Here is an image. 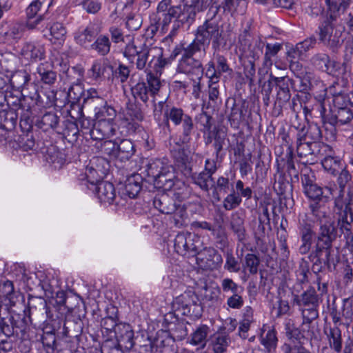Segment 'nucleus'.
I'll return each mask as SVG.
<instances>
[{"label": "nucleus", "mask_w": 353, "mask_h": 353, "mask_svg": "<svg viewBox=\"0 0 353 353\" xmlns=\"http://www.w3.org/2000/svg\"><path fill=\"white\" fill-rule=\"evenodd\" d=\"M314 214L320 221V228L315 238L314 249L311 251L308 259L312 263V271L316 275L318 290L323 295L327 291V284L322 283L319 274L334 271L340 261V256L339 250L334 245L337 232L333 221L321 211L314 210Z\"/></svg>", "instance_id": "f257e3e1"}, {"label": "nucleus", "mask_w": 353, "mask_h": 353, "mask_svg": "<svg viewBox=\"0 0 353 353\" xmlns=\"http://www.w3.org/2000/svg\"><path fill=\"white\" fill-rule=\"evenodd\" d=\"M217 3L218 0H192L190 5L172 6V0H161L156 11L150 14V30L152 34L158 32L165 34L172 22L169 36L174 37L185 23H193L196 11H203Z\"/></svg>", "instance_id": "f03ea898"}, {"label": "nucleus", "mask_w": 353, "mask_h": 353, "mask_svg": "<svg viewBox=\"0 0 353 353\" xmlns=\"http://www.w3.org/2000/svg\"><path fill=\"white\" fill-rule=\"evenodd\" d=\"M170 63L169 59L163 57L161 48H149L144 46L139 51L135 62L138 70H145L147 72L146 82L140 81L131 88L132 96L146 103L150 97L154 98L161 87L158 77L162 70Z\"/></svg>", "instance_id": "7ed1b4c3"}, {"label": "nucleus", "mask_w": 353, "mask_h": 353, "mask_svg": "<svg viewBox=\"0 0 353 353\" xmlns=\"http://www.w3.org/2000/svg\"><path fill=\"white\" fill-rule=\"evenodd\" d=\"M194 36L190 44L202 51L203 54L201 56H206V50L210 43L212 50L215 52H219L227 45V39L221 26L213 21H205L202 25L198 26Z\"/></svg>", "instance_id": "20e7f679"}, {"label": "nucleus", "mask_w": 353, "mask_h": 353, "mask_svg": "<svg viewBox=\"0 0 353 353\" xmlns=\"http://www.w3.org/2000/svg\"><path fill=\"white\" fill-rule=\"evenodd\" d=\"M32 98L23 97L18 99L15 105L17 108H12L8 110L0 112V122L6 128L12 129L17 123L18 117H20V126L24 131H29L32 128L33 119L32 117Z\"/></svg>", "instance_id": "39448f33"}, {"label": "nucleus", "mask_w": 353, "mask_h": 353, "mask_svg": "<svg viewBox=\"0 0 353 353\" xmlns=\"http://www.w3.org/2000/svg\"><path fill=\"white\" fill-rule=\"evenodd\" d=\"M310 209L312 214L315 217L316 222L318 223L319 228L317 232L315 233L313 229V225L312 222L307 219L306 215L299 218L297 228L301 241V244L299 248V252L301 255L310 254L313 236L316 238L320 228V221L319 218L314 214V210L323 212L326 217L330 218L333 221L336 228L337 236H339L338 225L334 221V220L325 211V208L323 206H321L317 202H314L310 204ZM314 243H315V239H314ZM314 246H315V244ZM314 249V247H313V250Z\"/></svg>", "instance_id": "423d86ee"}, {"label": "nucleus", "mask_w": 353, "mask_h": 353, "mask_svg": "<svg viewBox=\"0 0 353 353\" xmlns=\"http://www.w3.org/2000/svg\"><path fill=\"white\" fill-rule=\"evenodd\" d=\"M202 51L190 43L183 48L176 71L192 78L202 79L204 68L202 61L206 56H201Z\"/></svg>", "instance_id": "0eeeda50"}, {"label": "nucleus", "mask_w": 353, "mask_h": 353, "mask_svg": "<svg viewBox=\"0 0 353 353\" xmlns=\"http://www.w3.org/2000/svg\"><path fill=\"white\" fill-rule=\"evenodd\" d=\"M172 307L175 312L192 320L199 319L203 314L199 298L192 290L185 291L176 296L173 301Z\"/></svg>", "instance_id": "6e6552de"}, {"label": "nucleus", "mask_w": 353, "mask_h": 353, "mask_svg": "<svg viewBox=\"0 0 353 353\" xmlns=\"http://www.w3.org/2000/svg\"><path fill=\"white\" fill-rule=\"evenodd\" d=\"M353 194L348 190L347 194L341 195V198L336 201V205L341 208L338 225L346 239L347 245L353 246V234L352 223H353V212L352 210Z\"/></svg>", "instance_id": "1a4fd4ad"}, {"label": "nucleus", "mask_w": 353, "mask_h": 353, "mask_svg": "<svg viewBox=\"0 0 353 353\" xmlns=\"http://www.w3.org/2000/svg\"><path fill=\"white\" fill-rule=\"evenodd\" d=\"M329 17L319 26V40L325 46L335 51L339 48L342 43V34L344 28H334L332 21Z\"/></svg>", "instance_id": "9d476101"}, {"label": "nucleus", "mask_w": 353, "mask_h": 353, "mask_svg": "<svg viewBox=\"0 0 353 353\" xmlns=\"http://www.w3.org/2000/svg\"><path fill=\"white\" fill-rule=\"evenodd\" d=\"M202 247L201 238L190 232H179L174 239V248L179 254L194 256Z\"/></svg>", "instance_id": "9b49d317"}, {"label": "nucleus", "mask_w": 353, "mask_h": 353, "mask_svg": "<svg viewBox=\"0 0 353 353\" xmlns=\"http://www.w3.org/2000/svg\"><path fill=\"white\" fill-rule=\"evenodd\" d=\"M197 265L203 270H217L223 263V258L212 247H201L194 255Z\"/></svg>", "instance_id": "f8f14e48"}, {"label": "nucleus", "mask_w": 353, "mask_h": 353, "mask_svg": "<svg viewBox=\"0 0 353 353\" xmlns=\"http://www.w3.org/2000/svg\"><path fill=\"white\" fill-rule=\"evenodd\" d=\"M86 173L88 181L92 185H96V194L101 203L111 204L116 198L115 188L112 183L108 181H99V179H91L96 171L89 169Z\"/></svg>", "instance_id": "ddd939ff"}, {"label": "nucleus", "mask_w": 353, "mask_h": 353, "mask_svg": "<svg viewBox=\"0 0 353 353\" xmlns=\"http://www.w3.org/2000/svg\"><path fill=\"white\" fill-rule=\"evenodd\" d=\"M334 103L337 110H334V114L330 119V123L336 126L350 124L353 119V112L347 106V102L345 101L343 95L334 96Z\"/></svg>", "instance_id": "4468645a"}, {"label": "nucleus", "mask_w": 353, "mask_h": 353, "mask_svg": "<svg viewBox=\"0 0 353 353\" xmlns=\"http://www.w3.org/2000/svg\"><path fill=\"white\" fill-rule=\"evenodd\" d=\"M327 148V145L321 142L304 141V138L301 137V133H299L297 135L296 152L299 157H306L312 155L321 157L323 156L321 150L325 151Z\"/></svg>", "instance_id": "2eb2a0df"}, {"label": "nucleus", "mask_w": 353, "mask_h": 353, "mask_svg": "<svg viewBox=\"0 0 353 353\" xmlns=\"http://www.w3.org/2000/svg\"><path fill=\"white\" fill-rule=\"evenodd\" d=\"M117 125L114 121L97 120L90 131L94 140L102 141L116 134Z\"/></svg>", "instance_id": "dca6fc26"}, {"label": "nucleus", "mask_w": 353, "mask_h": 353, "mask_svg": "<svg viewBox=\"0 0 353 353\" xmlns=\"http://www.w3.org/2000/svg\"><path fill=\"white\" fill-rule=\"evenodd\" d=\"M68 81L71 85L68 90V95L74 100H78L83 92L81 79L83 77V72L81 69L75 67L68 68L66 71Z\"/></svg>", "instance_id": "f3484780"}, {"label": "nucleus", "mask_w": 353, "mask_h": 353, "mask_svg": "<svg viewBox=\"0 0 353 353\" xmlns=\"http://www.w3.org/2000/svg\"><path fill=\"white\" fill-rule=\"evenodd\" d=\"M302 183L305 194L308 198L314 201L321 200L323 197L328 198L332 194L331 188L325 187L323 189L321 188L316 184L313 183L307 175H303Z\"/></svg>", "instance_id": "a211bd4d"}, {"label": "nucleus", "mask_w": 353, "mask_h": 353, "mask_svg": "<svg viewBox=\"0 0 353 353\" xmlns=\"http://www.w3.org/2000/svg\"><path fill=\"white\" fill-rule=\"evenodd\" d=\"M248 106L245 102L236 103L234 101L231 111L228 114V121L232 128L238 129L241 124H247L246 114Z\"/></svg>", "instance_id": "6ab92c4d"}, {"label": "nucleus", "mask_w": 353, "mask_h": 353, "mask_svg": "<svg viewBox=\"0 0 353 353\" xmlns=\"http://www.w3.org/2000/svg\"><path fill=\"white\" fill-rule=\"evenodd\" d=\"M117 341L125 348L130 349L134 345V332L128 323H119L114 332Z\"/></svg>", "instance_id": "aec40b11"}, {"label": "nucleus", "mask_w": 353, "mask_h": 353, "mask_svg": "<svg viewBox=\"0 0 353 353\" xmlns=\"http://www.w3.org/2000/svg\"><path fill=\"white\" fill-rule=\"evenodd\" d=\"M270 79L279 88L277 91L278 101L282 103L289 101L291 97L289 87L292 83V80L288 77H276L272 75L270 76Z\"/></svg>", "instance_id": "412c9836"}, {"label": "nucleus", "mask_w": 353, "mask_h": 353, "mask_svg": "<svg viewBox=\"0 0 353 353\" xmlns=\"http://www.w3.org/2000/svg\"><path fill=\"white\" fill-rule=\"evenodd\" d=\"M21 55L32 62H37L45 58V48L42 45L27 42L21 48Z\"/></svg>", "instance_id": "4be33fe9"}, {"label": "nucleus", "mask_w": 353, "mask_h": 353, "mask_svg": "<svg viewBox=\"0 0 353 353\" xmlns=\"http://www.w3.org/2000/svg\"><path fill=\"white\" fill-rule=\"evenodd\" d=\"M293 301L300 307H314L315 305H319L320 297L316 294L315 289L310 287L301 295H294Z\"/></svg>", "instance_id": "5701e85b"}, {"label": "nucleus", "mask_w": 353, "mask_h": 353, "mask_svg": "<svg viewBox=\"0 0 353 353\" xmlns=\"http://www.w3.org/2000/svg\"><path fill=\"white\" fill-rule=\"evenodd\" d=\"M175 175L174 168L171 165L170 168H165L164 172L159 174L152 181L157 188H162L164 190H170L174 185Z\"/></svg>", "instance_id": "b1692460"}, {"label": "nucleus", "mask_w": 353, "mask_h": 353, "mask_svg": "<svg viewBox=\"0 0 353 353\" xmlns=\"http://www.w3.org/2000/svg\"><path fill=\"white\" fill-rule=\"evenodd\" d=\"M41 0H34L26 9L28 21L26 26L30 29L35 28L37 25L44 19L43 14H39L36 17L37 12L40 10L43 4Z\"/></svg>", "instance_id": "393cba45"}, {"label": "nucleus", "mask_w": 353, "mask_h": 353, "mask_svg": "<svg viewBox=\"0 0 353 353\" xmlns=\"http://www.w3.org/2000/svg\"><path fill=\"white\" fill-rule=\"evenodd\" d=\"M134 143L129 139H122L117 145L116 158L121 162L130 160L135 153Z\"/></svg>", "instance_id": "a878e982"}, {"label": "nucleus", "mask_w": 353, "mask_h": 353, "mask_svg": "<svg viewBox=\"0 0 353 353\" xmlns=\"http://www.w3.org/2000/svg\"><path fill=\"white\" fill-rule=\"evenodd\" d=\"M172 157L177 165L184 168L185 174H191L192 156L189 150L184 148H179L172 152Z\"/></svg>", "instance_id": "bb28decb"}, {"label": "nucleus", "mask_w": 353, "mask_h": 353, "mask_svg": "<svg viewBox=\"0 0 353 353\" xmlns=\"http://www.w3.org/2000/svg\"><path fill=\"white\" fill-rule=\"evenodd\" d=\"M312 64L318 70L334 74V68L330 57L325 53H317L311 58Z\"/></svg>", "instance_id": "cd10ccee"}, {"label": "nucleus", "mask_w": 353, "mask_h": 353, "mask_svg": "<svg viewBox=\"0 0 353 353\" xmlns=\"http://www.w3.org/2000/svg\"><path fill=\"white\" fill-rule=\"evenodd\" d=\"M170 166L171 165L168 163V160L165 159H150L147 164V175L152 181L159 174H162L165 168H170Z\"/></svg>", "instance_id": "c85d7f7f"}, {"label": "nucleus", "mask_w": 353, "mask_h": 353, "mask_svg": "<svg viewBox=\"0 0 353 353\" xmlns=\"http://www.w3.org/2000/svg\"><path fill=\"white\" fill-rule=\"evenodd\" d=\"M153 205L156 209L163 214H170L176 210V203L174 200L166 194L155 196Z\"/></svg>", "instance_id": "c756f323"}, {"label": "nucleus", "mask_w": 353, "mask_h": 353, "mask_svg": "<svg viewBox=\"0 0 353 353\" xmlns=\"http://www.w3.org/2000/svg\"><path fill=\"white\" fill-rule=\"evenodd\" d=\"M0 296L4 299L6 305L10 307L15 305L18 295L12 281L6 280L0 285Z\"/></svg>", "instance_id": "7c9ffc66"}, {"label": "nucleus", "mask_w": 353, "mask_h": 353, "mask_svg": "<svg viewBox=\"0 0 353 353\" xmlns=\"http://www.w3.org/2000/svg\"><path fill=\"white\" fill-rule=\"evenodd\" d=\"M209 327L206 325H201L191 334L189 343L199 348L203 349L207 343V336L209 333Z\"/></svg>", "instance_id": "2f4dec72"}, {"label": "nucleus", "mask_w": 353, "mask_h": 353, "mask_svg": "<svg viewBox=\"0 0 353 353\" xmlns=\"http://www.w3.org/2000/svg\"><path fill=\"white\" fill-rule=\"evenodd\" d=\"M328 341L329 346L336 353H341L343 347V339L341 330L338 326L330 327L327 332H325Z\"/></svg>", "instance_id": "473e14b6"}, {"label": "nucleus", "mask_w": 353, "mask_h": 353, "mask_svg": "<svg viewBox=\"0 0 353 353\" xmlns=\"http://www.w3.org/2000/svg\"><path fill=\"white\" fill-rule=\"evenodd\" d=\"M59 123V117L54 112L45 113L36 121V125L43 131L54 130Z\"/></svg>", "instance_id": "72a5a7b5"}, {"label": "nucleus", "mask_w": 353, "mask_h": 353, "mask_svg": "<svg viewBox=\"0 0 353 353\" xmlns=\"http://www.w3.org/2000/svg\"><path fill=\"white\" fill-rule=\"evenodd\" d=\"M142 177L139 174H133L125 182V193L130 198H134L141 190Z\"/></svg>", "instance_id": "f704fd0d"}, {"label": "nucleus", "mask_w": 353, "mask_h": 353, "mask_svg": "<svg viewBox=\"0 0 353 353\" xmlns=\"http://www.w3.org/2000/svg\"><path fill=\"white\" fill-rule=\"evenodd\" d=\"M260 341L268 353L274 352L278 342L276 331L274 329L263 331L261 334Z\"/></svg>", "instance_id": "c9c22d12"}, {"label": "nucleus", "mask_w": 353, "mask_h": 353, "mask_svg": "<svg viewBox=\"0 0 353 353\" xmlns=\"http://www.w3.org/2000/svg\"><path fill=\"white\" fill-rule=\"evenodd\" d=\"M95 38L94 29L92 26L79 30L75 33L74 39L79 45L88 48L92 44L91 42Z\"/></svg>", "instance_id": "e433bc0d"}, {"label": "nucleus", "mask_w": 353, "mask_h": 353, "mask_svg": "<svg viewBox=\"0 0 353 353\" xmlns=\"http://www.w3.org/2000/svg\"><path fill=\"white\" fill-rule=\"evenodd\" d=\"M30 315H48L49 307L46 301L41 297H32L28 301Z\"/></svg>", "instance_id": "4c0bfd02"}, {"label": "nucleus", "mask_w": 353, "mask_h": 353, "mask_svg": "<svg viewBox=\"0 0 353 353\" xmlns=\"http://www.w3.org/2000/svg\"><path fill=\"white\" fill-rule=\"evenodd\" d=\"M94 114L97 120H105L114 121L117 112L113 107L108 105L105 100L104 104H99L94 108Z\"/></svg>", "instance_id": "58836bf2"}, {"label": "nucleus", "mask_w": 353, "mask_h": 353, "mask_svg": "<svg viewBox=\"0 0 353 353\" xmlns=\"http://www.w3.org/2000/svg\"><path fill=\"white\" fill-rule=\"evenodd\" d=\"M230 228L237 236L239 241H243L245 239V229L244 219L239 212L232 213L230 223Z\"/></svg>", "instance_id": "ea45409f"}, {"label": "nucleus", "mask_w": 353, "mask_h": 353, "mask_svg": "<svg viewBox=\"0 0 353 353\" xmlns=\"http://www.w3.org/2000/svg\"><path fill=\"white\" fill-rule=\"evenodd\" d=\"M111 41L108 35L100 34L90 46V49L100 56H105L110 52Z\"/></svg>", "instance_id": "a19ab883"}, {"label": "nucleus", "mask_w": 353, "mask_h": 353, "mask_svg": "<svg viewBox=\"0 0 353 353\" xmlns=\"http://www.w3.org/2000/svg\"><path fill=\"white\" fill-rule=\"evenodd\" d=\"M181 108L176 107L168 108L164 111L165 124L167 127L170 125L171 121L174 125H179L184 119L183 117L186 116Z\"/></svg>", "instance_id": "79ce46f5"}, {"label": "nucleus", "mask_w": 353, "mask_h": 353, "mask_svg": "<svg viewBox=\"0 0 353 353\" xmlns=\"http://www.w3.org/2000/svg\"><path fill=\"white\" fill-rule=\"evenodd\" d=\"M194 184L198 185L202 190L208 192L214 185V181L210 174L203 171L199 174L194 173L192 175Z\"/></svg>", "instance_id": "37998d69"}, {"label": "nucleus", "mask_w": 353, "mask_h": 353, "mask_svg": "<svg viewBox=\"0 0 353 353\" xmlns=\"http://www.w3.org/2000/svg\"><path fill=\"white\" fill-rule=\"evenodd\" d=\"M231 343L229 335L225 333H218L212 339L211 345L214 353H224L227 351Z\"/></svg>", "instance_id": "c03bdc74"}, {"label": "nucleus", "mask_w": 353, "mask_h": 353, "mask_svg": "<svg viewBox=\"0 0 353 353\" xmlns=\"http://www.w3.org/2000/svg\"><path fill=\"white\" fill-rule=\"evenodd\" d=\"M25 26L21 23L12 24L9 29L3 33L5 41L8 43L17 42L23 35Z\"/></svg>", "instance_id": "a18cd8bd"}, {"label": "nucleus", "mask_w": 353, "mask_h": 353, "mask_svg": "<svg viewBox=\"0 0 353 353\" xmlns=\"http://www.w3.org/2000/svg\"><path fill=\"white\" fill-rule=\"evenodd\" d=\"M254 39L252 23L250 20H249L246 21L244 25H243L241 32L239 33L238 37L241 49H242L243 47L249 46L250 43H251Z\"/></svg>", "instance_id": "49530a36"}, {"label": "nucleus", "mask_w": 353, "mask_h": 353, "mask_svg": "<svg viewBox=\"0 0 353 353\" xmlns=\"http://www.w3.org/2000/svg\"><path fill=\"white\" fill-rule=\"evenodd\" d=\"M19 327L12 316L0 318V336H4L6 339L12 336Z\"/></svg>", "instance_id": "de8ad7c7"}, {"label": "nucleus", "mask_w": 353, "mask_h": 353, "mask_svg": "<svg viewBox=\"0 0 353 353\" xmlns=\"http://www.w3.org/2000/svg\"><path fill=\"white\" fill-rule=\"evenodd\" d=\"M273 188L276 194L280 196L284 195L288 192L292 190V185L285 178V174L279 171V168H278V174L275 175V181Z\"/></svg>", "instance_id": "09e8293b"}, {"label": "nucleus", "mask_w": 353, "mask_h": 353, "mask_svg": "<svg viewBox=\"0 0 353 353\" xmlns=\"http://www.w3.org/2000/svg\"><path fill=\"white\" fill-rule=\"evenodd\" d=\"M221 5L225 11L243 14L247 3L246 0H223Z\"/></svg>", "instance_id": "8fccbe9b"}, {"label": "nucleus", "mask_w": 353, "mask_h": 353, "mask_svg": "<svg viewBox=\"0 0 353 353\" xmlns=\"http://www.w3.org/2000/svg\"><path fill=\"white\" fill-rule=\"evenodd\" d=\"M264 43L260 39H254L250 43L249 46L243 47L241 50L254 60L259 59L263 54Z\"/></svg>", "instance_id": "3c124183"}, {"label": "nucleus", "mask_w": 353, "mask_h": 353, "mask_svg": "<svg viewBox=\"0 0 353 353\" xmlns=\"http://www.w3.org/2000/svg\"><path fill=\"white\" fill-rule=\"evenodd\" d=\"M323 168L329 173L336 175L341 170L343 166L341 161L336 157L327 156L321 160Z\"/></svg>", "instance_id": "603ef678"}, {"label": "nucleus", "mask_w": 353, "mask_h": 353, "mask_svg": "<svg viewBox=\"0 0 353 353\" xmlns=\"http://www.w3.org/2000/svg\"><path fill=\"white\" fill-rule=\"evenodd\" d=\"M221 288L224 294L229 296L237 292H244L243 287L235 283L230 278H224L221 281Z\"/></svg>", "instance_id": "864d4df0"}, {"label": "nucleus", "mask_w": 353, "mask_h": 353, "mask_svg": "<svg viewBox=\"0 0 353 353\" xmlns=\"http://www.w3.org/2000/svg\"><path fill=\"white\" fill-rule=\"evenodd\" d=\"M184 119L181 121L182 132L181 134V140L183 143H188L191 139V134L194 129V123L192 117L187 114L183 117Z\"/></svg>", "instance_id": "5fc2aeb1"}, {"label": "nucleus", "mask_w": 353, "mask_h": 353, "mask_svg": "<svg viewBox=\"0 0 353 353\" xmlns=\"http://www.w3.org/2000/svg\"><path fill=\"white\" fill-rule=\"evenodd\" d=\"M37 72L41 81L48 85H52L57 81L56 72L46 67L44 63H41L37 68Z\"/></svg>", "instance_id": "6e6d98bb"}, {"label": "nucleus", "mask_w": 353, "mask_h": 353, "mask_svg": "<svg viewBox=\"0 0 353 353\" xmlns=\"http://www.w3.org/2000/svg\"><path fill=\"white\" fill-rule=\"evenodd\" d=\"M282 161H284L283 168L290 177L298 179L299 170L296 168L293 154L291 150L286 154L285 157L283 158Z\"/></svg>", "instance_id": "4d7b16f0"}, {"label": "nucleus", "mask_w": 353, "mask_h": 353, "mask_svg": "<svg viewBox=\"0 0 353 353\" xmlns=\"http://www.w3.org/2000/svg\"><path fill=\"white\" fill-rule=\"evenodd\" d=\"M117 143L110 140L100 141L96 143L97 148L105 155L116 158Z\"/></svg>", "instance_id": "13d9d810"}, {"label": "nucleus", "mask_w": 353, "mask_h": 353, "mask_svg": "<svg viewBox=\"0 0 353 353\" xmlns=\"http://www.w3.org/2000/svg\"><path fill=\"white\" fill-rule=\"evenodd\" d=\"M75 3L81 6L82 8L89 14L97 13L102 7L100 0H75Z\"/></svg>", "instance_id": "bf43d9fd"}, {"label": "nucleus", "mask_w": 353, "mask_h": 353, "mask_svg": "<svg viewBox=\"0 0 353 353\" xmlns=\"http://www.w3.org/2000/svg\"><path fill=\"white\" fill-rule=\"evenodd\" d=\"M83 103L94 108L99 104H104L105 99L99 95L97 90L90 88L87 90L86 97L83 99Z\"/></svg>", "instance_id": "052dcab7"}, {"label": "nucleus", "mask_w": 353, "mask_h": 353, "mask_svg": "<svg viewBox=\"0 0 353 353\" xmlns=\"http://www.w3.org/2000/svg\"><path fill=\"white\" fill-rule=\"evenodd\" d=\"M242 202V199L239 194H236L234 190L228 194L223 202V207L226 210H232L236 208Z\"/></svg>", "instance_id": "680f3d73"}, {"label": "nucleus", "mask_w": 353, "mask_h": 353, "mask_svg": "<svg viewBox=\"0 0 353 353\" xmlns=\"http://www.w3.org/2000/svg\"><path fill=\"white\" fill-rule=\"evenodd\" d=\"M281 48L282 45L279 43L266 44L264 56V62L266 65L272 64V58L275 57Z\"/></svg>", "instance_id": "e2e57ef3"}, {"label": "nucleus", "mask_w": 353, "mask_h": 353, "mask_svg": "<svg viewBox=\"0 0 353 353\" xmlns=\"http://www.w3.org/2000/svg\"><path fill=\"white\" fill-rule=\"evenodd\" d=\"M243 292H237L228 296L226 305L228 309L240 310L244 305Z\"/></svg>", "instance_id": "0e129e2a"}, {"label": "nucleus", "mask_w": 353, "mask_h": 353, "mask_svg": "<svg viewBox=\"0 0 353 353\" xmlns=\"http://www.w3.org/2000/svg\"><path fill=\"white\" fill-rule=\"evenodd\" d=\"M50 31L51 36L55 40L54 43L57 41L59 43H61L64 41L67 32L62 23L58 22L53 23L50 28Z\"/></svg>", "instance_id": "69168bd1"}, {"label": "nucleus", "mask_w": 353, "mask_h": 353, "mask_svg": "<svg viewBox=\"0 0 353 353\" xmlns=\"http://www.w3.org/2000/svg\"><path fill=\"white\" fill-rule=\"evenodd\" d=\"M225 270L230 272L238 273L241 270L240 263L234 256L232 251L225 253Z\"/></svg>", "instance_id": "338daca9"}, {"label": "nucleus", "mask_w": 353, "mask_h": 353, "mask_svg": "<svg viewBox=\"0 0 353 353\" xmlns=\"http://www.w3.org/2000/svg\"><path fill=\"white\" fill-rule=\"evenodd\" d=\"M212 234L215 236L217 247L223 250L228 245V240L226 232L222 225H219L216 230L212 231Z\"/></svg>", "instance_id": "774afa93"}]
</instances>
